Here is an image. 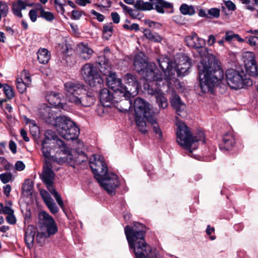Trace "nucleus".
<instances>
[{
    "label": "nucleus",
    "instance_id": "f257e3e1",
    "mask_svg": "<svg viewBox=\"0 0 258 258\" xmlns=\"http://www.w3.org/2000/svg\"><path fill=\"white\" fill-rule=\"evenodd\" d=\"M196 49L202 58L198 66L201 90L204 93L212 92L224 77L220 62L207 47L203 46Z\"/></svg>",
    "mask_w": 258,
    "mask_h": 258
},
{
    "label": "nucleus",
    "instance_id": "f03ea898",
    "mask_svg": "<svg viewBox=\"0 0 258 258\" xmlns=\"http://www.w3.org/2000/svg\"><path fill=\"white\" fill-rule=\"evenodd\" d=\"M155 64H149L142 71L144 79L147 81L152 83L151 85H148V93L155 95L156 102L160 108L165 109L168 106L167 99L160 93V88L168 86V78L163 79L162 74L156 73L154 68Z\"/></svg>",
    "mask_w": 258,
    "mask_h": 258
},
{
    "label": "nucleus",
    "instance_id": "7ed1b4c3",
    "mask_svg": "<svg viewBox=\"0 0 258 258\" xmlns=\"http://www.w3.org/2000/svg\"><path fill=\"white\" fill-rule=\"evenodd\" d=\"M140 226L143 227V224L139 223L135 224L131 227L127 225L124 228V232L129 246L134 249L136 258H149L152 252V249L144 239L145 232L143 230H137L136 228Z\"/></svg>",
    "mask_w": 258,
    "mask_h": 258
},
{
    "label": "nucleus",
    "instance_id": "20e7f679",
    "mask_svg": "<svg viewBox=\"0 0 258 258\" xmlns=\"http://www.w3.org/2000/svg\"><path fill=\"white\" fill-rule=\"evenodd\" d=\"M67 100L79 107H90L95 102V97L91 92H87L83 85L71 82L64 84Z\"/></svg>",
    "mask_w": 258,
    "mask_h": 258
},
{
    "label": "nucleus",
    "instance_id": "39448f33",
    "mask_svg": "<svg viewBox=\"0 0 258 258\" xmlns=\"http://www.w3.org/2000/svg\"><path fill=\"white\" fill-rule=\"evenodd\" d=\"M176 141L177 143L184 149L192 152L191 146L195 143L202 141L205 143V135L203 132H199L192 136L188 127L183 122L176 123Z\"/></svg>",
    "mask_w": 258,
    "mask_h": 258
},
{
    "label": "nucleus",
    "instance_id": "423d86ee",
    "mask_svg": "<svg viewBox=\"0 0 258 258\" xmlns=\"http://www.w3.org/2000/svg\"><path fill=\"white\" fill-rule=\"evenodd\" d=\"M56 131L66 140H75L80 134V129L71 119L66 116H60L56 119Z\"/></svg>",
    "mask_w": 258,
    "mask_h": 258
},
{
    "label": "nucleus",
    "instance_id": "0eeeda50",
    "mask_svg": "<svg viewBox=\"0 0 258 258\" xmlns=\"http://www.w3.org/2000/svg\"><path fill=\"white\" fill-rule=\"evenodd\" d=\"M45 139L42 142V152L43 156L45 158V161L46 160L49 161L52 157L50 155L51 150V147L49 146L50 144L55 143L63 154H67L69 152V148L52 131H46L45 133Z\"/></svg>",
    "mask_w": 258,
    "mask_h": 258
},
{
    "label": "nucleus",
    "instance_id": "6e6552de",
    "mask_svg": "<svg viewBox=\"0 0 258 258\" xmlns=\"http://www.w3.org/2000/svg\"><path fill=\"white\" fill-rule=\"evenodd\" d=\"M226 78L229 87L234 90L252 85V80L247 78L243 71L239 72L233 69H227L226 72Z\"/></svg>",
    "mask_w": 258,
    "mask_h": 258
},
{
    "label": "nucleus",
    "instance_id": "1a4fd4ad",
    "mask_svg": "<svg viewBox=\"0 0 258 258\" xmlns=\"http://www.w3.org/2000/svg\"><path fill=\"white\" fill-rule=\"evenodd\" d=\"M124 81L127 86H123L124 92H121V95L124 98V101L128 105V108L132 105L130 100L131 97L136 96L140 88V85L137 81L136 76L131 73L126 74L123 77Z\"/></svg>",
    "mask_w": 258,
    "mask_h": 258
},
{
    "label": "nucleus",
    "instance_id": "9d476101",
    "mask_svg": "<svg viewBox=\"0 0 258 258\" xmlns=\"http://www.w3.org/2000/svg\"><path fill=\"white\" fill-rule=\"evenodd\" d=\"M82 75L85 82L91 87L101 88L103 79L93 64L87 63L82 69Z\"/></svg>",
    "mask_w": 258,
    "mask_h": 258
},
{
    "label": "nucleus",
    "instance_id": "9b49d317",
    "mask_svg": "<svg viewBox=\"0 0 258 258\" xmlns=\"http://www.w3.org/2000/svg\"><path fill=\"white\" fill-rule=\"evenodd\" d=\"M41 220L40 223V231L46 236L50 237L57 232L56 224L52 217L45 211L41 212L39 215Z\"/></svg>",
    "mask_w": 258,
    "mask_h": 258
},
{
    "label": "nucleus",
    "instance_id": "f8f14e48",
    "mask_svg": "<svg viewBox=\"0 0 258 258\" xmlns=\"http://www.w3.org/2000/svg\"><path fill=\"white\" fill-rule=\"evenodd\" d=\"M97 181L107 193L111 196L115 195V190L120 184L118 176L112 172H108Z\"/></svg>",
    "mask_w": 258,
    "mask_h": 258
},
{
    "label": "nucleus",
    "instance_id": "ddd939ff",
    "mask_svg": "<svg viewBox=\"0 0 258 258\" xmlns=\"http://www.w3.org/2000/svg\"><path fill=\"white\" fill-rule=\"evenodd\" d=\"M90 167L97 180L101 179L108 173L107 165L102 157L98 155H94L93 159L90 161Z\"/></svg>",
    "mask_w": 258,
    "mask_h": 258
},
{
    "label": "nucleus",
    "instance_id": "4468645a",
    "mask_svg": "<svg viewBox=\"0 0 258 258\" xmlns=\"http://www.w3.org/2000/svg\"><path fill=\"white\" fill-rule=\"evenodd\" d=\"M134 108L135 116H144L146 120L151 119V117L153 116L154 112L151 105L141 98L138 97L135 99Z\"/></svg>",
    "mask_w": 258,
    "mask_h": 258
},
{
    "label": "nucleus",
    "instance_id": "2eb2a0df",
    "mask_svg": "<svg viewBox=\"0 0 258 258\" xmlns=\"http://www.w3.org/2000/svg\"><path fill=\"white\" fill-rule=\"evenodd\" d=\"M158 64L164 73L163 79L168 78V86L171 84V80L174 78L176 70L174 68V62L168 57L161 56L157 59Z\"/></svg>",
    "mask_w": 258,
    "mask_h": 258
},
{
    "label": "nucleus",
    "instance_id": "dca6fc26",
    "mask_svg": "<svg viewBox=\"0 0 258 258\" xmlns=\"http://www.w3.org/2000/svg\"><path fill=\"white\" fill-rule=\"evenodd\" d=\"M52 168L51 163L49 161L46 160L43 166L41 178L43 182L46 184L48 190L54 188L53 186V183L54 180L55 173L52 170Z\"/></svg>",
    "mask_w": 258,
    "mask_h": 258
},
{
    "label": "nucleus",
    "instance_id": "f3484780",
    "mask_svg": "<svg viewBox=\"0 0 258 258\" xmlns=\"http://www.w3.org/2000/svg\"><path fill=\"white\" fill-rule=\"evenodd\" d=\"M244 62L246 73L251 77H257L258 68L254 53L247 52L244 57Z\"/></svg>",
    "mask_w": 258,
    "mask_h": 258
},
{
    "label": "nucleus",
    "instance_id": "a211bd4d",
    "mask_svg": "<svg viewBox=\"0 0 258 258\" xmlns=\"http://www.w3.org/2000/svg\"><path fill=\"white\" fill-rule=\"evenodd\" d=\"M106 83L108 87L114 91L115 95L122 97L121 92H124L125 89L122 85L121 79L117 77L115 73L107 76Z\"/></svg>",
    "mask_w": 258,
    "mask_h": 258
},
{
    "label": "nucleus",
    "instance_id": "6ab92c4d",
    "mask_svg": "<svg viewBox=\"0 0 258 258\" xmlns=\"http://www.w3.org/2000/svg\"><path fill=\"white\" fill-rule=\"evenodd\" d=\"M182 63L179 62L178 64L174 63V68L176 71L175 75L176 74L178 77H182L186 75L188 73V71L191 66V59L187 55L182 56Z\"/></svg>",
    "mask_w": 258,
    "mask_h": 258
},
{
    "label": "nucleus",
    "instance_id": "aec40b11",
    "mask_svg": "<svg viewBox=\"0 0 258 258\" xmlns=\"http://www.w3.org/2000/svg\"><path fill=\"white\" fill-rule=\"evenodd\" d=\"M184 40L187 46L195 49L205 46L206 44L205 40L199 37L195 32H192L190 35L186 36Z\"/></svg>",
    "mask_w": 258,
    "mask_h": 258
},
{
    "label": "nucleus",
    "instance_id": "412c9836",
    "mask_svg": "<svg viewBox=\"0 0 258 258\" xmlns=\"http://www.w3.org/2000/svg\"><path fill=\"white\" fill-rule=\"evenodd\" d=\"M171 106L175 109L177 114L181 117L186 116V112L184 110L185 105L183 103L180 98V97L174 94L171 99Z\"/></svg>",
    "mask_w": 258,
    "mask_h": 258
},
{
    "label": "nucleus",
    "instance_id": "4be33fe9",
    "mask_svg": "<svg viewBox=\"0 0 258 258\" xmlns=\"http://www.w3.org/2000/svg\"><path fill=\"white\" fill-rule=\"evenodd\" d=\"M77 51L80 59L84 60L90 59L94 53V51L87 44L80 43L78 45Z\"/></svg>",
    "mask_w": 258,
    "mask_h": 258
},
{
    "label": "nucleus",
    "instance_id": "5701e85b",
    "mask_svg": "<svg viewBox=\"0 0 258 258\" xmlns=\"http://www.w3.org/2000/svg\"><path fill=\"white\" fill-rule=\"evenodd\" d=\"M235 138L233 134L229 132L224 134L222 141L219 144L221 150L228 151L231 149L235 144Z\"/></svg>",
    "mask_w": 258,
    "mask_h": 258
},
{
    "label": "nucleus",
    "instance_id": "b1692460",
    "mask_svg": "<svg viewBox=\"0 0 258 258\" xmlns=\"http://www.w3.org/2000/svg\"><path fill=\"white\" fill-rule=\"evenodd\" d=\"M32 6L33 5L32 4H27L22 0H17L16 1L12 2L11 9L13 14L15 16L21 18L23 17L21 11L23 10H25L27 6L32 7Z\"/></svg>",
    "mask_w": 258,
    "mask_h": 258
},
{
    "label": "nucleus",
    "instance_id": "393cba45",
    "mask_svg": "<svg viewBox=\"0 0 258 258\" xmlns=\"http://www.w3.org/2000/svg\"><path fill=\"white\" fill-rule=\"evenodd\" d=\"M116 96L115 94L113 95L112 93L107 88H103L100 90L99 98L103 106H110L113 103Z\"/></svg>",
    "mask_w": 258,
    "mask_h": 258
},
{
    "label": "nucleus",
    "instance_id": "a878e982",
    "mask_svg": "<svg viewBox=\"0 0 258 258\" xmlns=\"http://www.w3.org/2000/svg\"><path fill=\"white\" fill-rule=\"evenodd\" d=\"M60 93L50 92L46 96V99L50 105L64 109L66 104L60 102Z\"/></svg>",
    "mask_w": 258,
    "mask_h": 258
},
{
    "label": "nucleus",
    "instance_id": "bb28decb",
    "mask_svg": "<svg viewBox=\"0 0 258 258\" xmlns=\"http://www.w3.org/2000/svg\"><path fill=\"white\" fill-rule=\"evenodd\" d=\"M98 69L100 72L105 76H108L112 73L111 72V67L108 59L104 56H100L98 57Z\"/></svg>",
    "mask_w": 258,
    "mask_h": 258
},
{
    "label": "nucleus",
    "instance_id": "cd10ccee",
    "mask_svg": "<svg viewBox=\"0 0 258 258\" xmlns=\"http://www.w3.org/2000/svg\"><path fill=\"white\" fill-rule=\"evenodd\" d=\"M36 233V228L32 225L28 226L25 234V240L27 247L30 248L33 247L35 236Z\"/></svg>",
    "mask_w": 258,
    "mask_h": 258
},
{
    "label": "nucleus",
    "instance_id": "c85d7f7f",
    "mask_svg": "<svg viewBox=\"0 0 258 258\" xmlns=\"http://www.w3.org/2000/svg\"><path fill=\"white\" fill-rule=\"evenodd\" d=\"M153 4V7H155L156 11L161 14L164 13V9H171L173 8L171 3L164 0H149Z\"/></svg>",
    "mask_w": 258,
    "mask_h": 258
},
{
    "label": "nucleus",
    "instance_id": "c756f323",
    "mask_svg": "<svg viewBox=\"0 0 258 258\" xmlns=\"http://www.w3.org/2000/svg\"><path fill=\"white\" fill-rule=\"evenodd\" d=\"M64 154L69 156L70 162H74V163L76 164H80L85 161L87 158L86 154L82 151H76L73 155L69 149V152Z\"/></svg>",
    "mask_w": 258,
    "mask_h": 258
},
{
    "label": "nucleus",
    "instance_id": "7c9ffc66",
    "mask_svg": "<svg viewBox=\"0 0 258 258\" xmlns=\"http://www.w3.org/2000/svg\"><path fill=\"white\" fill-rule=\"evenodd\" d=\"M50 52L45 48H40L37 51V59L39 63H47L50 59Z\"/></svg>",
    "mask_w": 258,
    "mask_h": 258
},
{
    "label": "nucleus",
    "instance_id": "2f4dec72",
    "mask_svg": "<svg viewBox=\"0 0 258 258\" xmlns=\"http://www.w3.org/2000/svg\"><path fill=\"white\" fill-rule=\"evenodd\" d=\"M134 7L137 10L142 11H150L154 9L151 2H144L143 0H136Z\"/></svg>",
    "mask_w": 258,
    "mask_h": 258
},
{
    "label": "nucleus",
    "instance_id": "473e14b6",
    "mask_svg": "<svg viewBox=\"0 0 258 258\" xmlns=\"http://www.w3.org/2000/svg\"><path fill=\"white\" fill-rule=\"evenodd\" d=\"M134 64L137 71L140 72H142L147 66L149 64H147L145 60L140 55H136L134 60Z\"/></svg>",
    "mask_w": 258,
    "mask_h": 258
},
{
    "label": "nucleus",
    "instance_id": "72a5a7b5",
    "mask_svg": "<svg viewBox=\"0 0 258 258\" xmlns=\"http://www.w3.org/2000/svg\"><path fill=\"white\" fill-rule=\"evenodd\" d=\"M143 33L144 36L151 41L160 42L162 40V37L158 33H153L149 29H145Z\"/></svg>",
    "mask_w": 258,
    "mask_h": 258
},
{
    "label": "nucleus",
    "instance_id": "f704fd0d",
    "mask_svg": "<svg viewBox=\"0 0 258 258\" xmlns=\"http://www.w3.org/2000/svg\"><path fill=\"white\" fill-rule=\"evenodd\" d=\"M146 117L144 116H135V121L139 131L143 134L147 133L146 123L145 120Z\"/></svg>",
    "mask_w": 258,
    "mask_h": 258
},
{
    "label": "nucleus",
    "instance_id": "c9c22d12",
    "mask_svg": "<svg viewBox=\"0 0 258 258\" xmlns=\"http://www.w3.org/2000/svg\"><path fill=\"white\" fill-rule=\"evenodd\" d=\"M179 10L180 13L183 15L192 16L196 13L193 6L188 5L186 4H182L180 7Z\"/></svg>",
    "mask_w": 258,
    "mask_h": 258
},
{
    "label": "nucleus",
    "instance_id": "e433bc0d",
    "mask_svg": "<svg viewBox=\"0 0 258 258\" xmlns=\"http://www.w3.org/2000/svg\"><path fill=\"white\" fill-rule=\"evenodd\" d=\"M224 39L227 42H231L233 39H236L239 42H244V39L241 38L238 34H235L232 31L226 32Z\"/></svg>",
    "mask_w": 258,
    "mask_h": 258
},
{
    "label": "nucleus",
    "instance_id": "4c0bfd02",
    "mask_svg": "<svg viewBox=\"0 0 258 258\" xmlns=\"http://www.w3.org/2000/svg\"><path fill=\"white\" fill-rule=\"evenodd\" d=\"M147 120L150 122L152 125L153 131L156 135L158 136V138L161 140L163 138L162 133L158 124L157 123L156 120L154 118L153 116L151 117V119L149 118Z\"/></svg>",
    "mask_w": 258,
    "mask_h": 258
},
{
    "label": "nucleus",
    "instance_id": "58836bf2",
    "mask_svg": "<svg viewBox=\"0 0 258 258\" xmlns=\"http://www.w3.org/2000/svg\"><path fill=\"white\" fill-rule=\"evenodd\" d=\"M9 12V4L7 2L3 1H0V20L3 17H7Z\"/></svg>",
    "mask_w": 258,
    "mask_h": 258
},
{
    "label": "nucleus",
    "instance_id": "ea45409f",
    "mask_svg": "<svg viewBox=\"0 0 258 258\" xmlns=\"http://www.w3.org/2000/svg\"><path fill=\"white\" fill-rule=\"evenodd\" d=\"M113 33V26L111 23L104 24L103 26V36L108 39Z\"/></svg>",
    "mask_w": 258,
    "mask_h": 258
},
{
    "label": "nucleus",
    "instance_id": "a19ab883",
    "mask_svg": "<svg viewBox=\"0 0 258 258\" xmlns=\"http://www.w3.org/2000/svg\"><path fill=\"white\" fill-rule=\"evenodd\" d=\"M16 86L18 91L22 94L26 90L27 86H28L26 82H24L22 78H18L16 80Z\"/></svg>",
    "mask_w": 258,
    "mask_h": 258
},
{
    "label": "nucleus",
    "instance_id": "79ce46f5",
    "mask_svg": "<svg viewBox=\"0 0 258 258\" xmlns=\"http://www.w3.org/2000/svg\"><path fill=\"white\" fill-rule=\"evenodd\" d=\"M4 92L8 99H11L14 96V93L12 88L8 85H3Z\"/></svg>",
    "mask_w": 258,
    "mask_h": 258
},
{
    "label": "nucleus",
    "instance_id": "37998d69",
    "mask_svg": "<svg viewBox=\"0 0 258 258\" xmlns=\"http://www.w3.org/2000/svg\"><path fill=\"white\" fill-rule=\"evenodd\" d=\"M39 11L41 17L46 21L51 22L54 19V15L51 12L45 11L43 8H41Z\"/></svg>",
    "mask_w": 258,
    "mask_h": 258
},
{
    "label": "nucleus",
    "instance_id": "c03bdc74",
    "mask_svg": "<svg viewBox=\"0 0 258 258\" xmlns=\"http://www.w3.org/2000/svg\"><path fill=\"white\" fill-rule=\"evenodd\" d=\"M51 108L47 105H43L42 107L39 109L38 113L41 117L45 118L49 116Z\"/></svg>",
    "mask_w": 258,
    "mask_h": 258
},
{
    "label": "nucleus",
    "instance_id": "a18cd8bd",
    "mask_svg": "<svg viewBox=\"0 0 258 258\" xmlns=\"http://www.w3.org/2000/svg\"><path fill=\"white\" fill-rule=\"evenodd\" d=\"M49 191L53 195L55 199L56 200L58 205L63 210V202L60 197V195L56 191L55 188L51 189Z\"/></svg>",
    "mask_w": 258,
    "mask_h": 258
},
{
    "label": "nucleus",
    "instance_id": "49530a36",
    "mask_svg": "<svg viewBox=\"0 0 258 258\" xmlns=\"http://www.w3.org/2000/svg\"><path fill=\"white\" fill-rule=\"evenodd\" d=\"M48 237L46 234L39 231L36 236V241L39 245L42 246L44 244L45 239Z\"/></svg>",
    "mask_w": 258,
    "mask_h": 258
},
{
    "label": "nucleus",
    "instance_id": "de8ad7c7",
    "mask_svg": "<svg viewBox=\"0 0 258 258\" xmlns=\"http://www.w3.org/2000/svg\"><path fill=\"white\" fill-rule=\"evenodd\" d=\"M67 157H63L60 158H57L54 156H52L49 160V162L51 163V162H55L58 164H62L66 162H70L69 156L67 155Z\"/></svg>",
    "mask_w": 258,
    "mask_h": 258
},
{
    "label": "nucleus",
    "instance_id": "09e8293b",
    "mask_svg": "<svg viewBox=\"0 0 258 258\" xmlns=\"http://www.w3.org/2000/svg\"><path fill=\"white\" fill-rule=\"evenodd\" d=\"M0 179L3 183H7L12 179L11 173H3L0 174Z\"/></svg>",
    "mask_w": 258,
    "mask_h": 258
},
{
    "label": "nucleus",
    "instance_id": "8fccbe9b",
    "mask_svg": "<svg viewBox=\"0 0 258 258\" xmlns=\"http://www.w3.org/2000/svg\"><path fill=\"white\" fill-rule=\"evenodd\" d=\"M46 205L52 213L56 214L58 212V208L53 200L46 203Z\"/></svg>",
    "mask_w": 258,
    "mask_h": 258
},
{
    "label": "nucleus",
    "instance_id": "3c124183",
    "mask_svg": "<svg viewBox=\"0 0 258 258\" xmlns=\"http://www.w3.org/2000/svg\"><path fill=\"white\" fill-rule=\"evenodd\" d=\"M208 14L210 16L209 18L212 17L217 18L220 16V10L217 8H211L208 10Z\"/></svg>",
    "mask_w": 258,
    "mask_h": 258
},
{
    "label": "nucleus",
    "instance_id": "603ef678",
    "mask_svg": "<svg viewBox=\"0 0 258 258\" xmlns=\"http://www.w3.org/2000/svg\"><path fill=\"white\" fill-rule=\"evenodd\" d=\"M248 44L251 46H258V37L256 36H248L246 37Z\"/></svg>",
    "mask_w": 258,
    "mask_h": 258
},
{
    "label": "nucleus",
    "instance_id": "864d4df0",
    "mask_svg": "<svg viewBox=\"0 0 258 258\" xmlns=\"http://www.w3.org/2000/svg\"><path fill=\"white\" fill-rule=\"evenodd\" d=\"M41 195L45 204L53 200L50 194L46 190L41 191Z\"/></svg>",
    "mask_w": 258,
    "mask_h": 258
},
{
    "label": "nucleus",
    "instance_id": "5fc2aeb1",
    "mask_svg": "<svg viewBox=\"0 0 258 258\" xmlns=\"http://www.w3.org/2000/svg\"><path fill=\"white\" fill-rule=\"evenodd\" d=\"M145 24L148 25L150 28H159L161 27V24L159 23L155 22L149 20H146Z\"/></svg>",
    "mask_w": 258,
    "mask_h": 258
},
{
    "label": "nucleus",
    "instance_id": "6e6d98bb",
    "mask_svg": "<svg viewBox=\"0 0 258 258\" xmlns=\"http://www.w3.org/2000/svg\"><path fill=\"white\" fill-rule=\"evenodd\" d=\"M7 222L10 224H15L16 223V218L14 214L8 215L6 217Z\"/></svg>",
    "mask_w": 258,
    "mask_h": 258
},
{
    "label": "nucleus",
    "instance_id": "4d7b16f0",
    "mask_svg": "<svg viewBox=\"0 0 258 258\" xmlns=\"http://www.w3.org/2000/svg\"><path fill=\"white\" fill-rule=\"evenodd\" d=\"M72 13L71 19L74 20H79L82 15V12L78 10H73Z\"/></svg>",
    "mask_w": 258,
    "mask_h": 258
},
{
    "label": "nucleus",
    "instance_id": "13d9d810",
    "mask_svg": "<svg viewBox=\"0 0 258 258\" xmlns=\"http://www.w3.org/2000/svg\"><path fill=\"white\" fill-rule=\"evenodd\" d=\"M225 6L227 7V8L232 11H234L236 9V6L231 1H225L224 2Z\"/></svg>",
    "mask_w": 258,
    "mask_h": 258
},
{
    "label": "nucleus",
    "instance_id": "bf43d9fd",
    "mask_svg": "<svg viewBox=\"0 0 258 258\" xmlns=\"http://www.w3.org/2000/svg\"><path fill=\"white\" fill-rule=\"evenodd\" d=\"M91 13L95 16L96 18L99 22H102L104 19V16L103 15L97 12L94 10H91Z\"/></svg>",
    "mask_w": 258,
    "mask_h": 258
},
{
    "label": "nucleus",
    "instance_id": "052dcab7",
    "mask_svg": "<svg viewBox=\"0 0 258 258\" xmlns=\"http://www.w3.org/2000/svg\"><path fill=\"white\" fill-rule=\"evenodd\" d=\"M5 30L7 34L10 36H13L17 33V30H15L10 26H6L5 27Z\"/></svg>",
    "mask_w": 258,
    "mask_h": 258
},
{
    "label": "nucleus",
    "instance_id": "680f3d73",
    "mask_svg": "<svg viewBox=\"0 0 258 258\" xmlns=\"http://www.w3.org/2000/svg\"><path fill=\"white\" fill-rule=\"evenodd\" d=\"M25 164L21 161H18L15 164V168L17 170L22 171L25 169Z\"/></svg>",
    "mask_w": 258,
    "mask_h": 258
},
{
    "label": "nucleus",
    "instance_id": "e2e57ef3",
    "mask_svg": "<svg viewBox=\"0 0 258 258\" xmlns=\"http://www.w3.org/2000/svg\"><path fill=\"white\" fill-rule=\"evenodd\" d=\"M112 20L113 23L115 24L119 23L120 21V16L116 12H113L111 14Z\"/></svg>",
    "mask_w": 258,
    "mask_h": 258
},
{
    "label": "nucleus",
    "instance_id": "0e129e2a",
    "mask_svg": "<svg viewBox=\"0 0 258 258\" xmlns=\"http://www.w3.org/2000/svg\"><path fill=\"white\" fill-rule=\"evenodd\" d=\"M29 17H30V18L31 20L33 22H35L36 21V20H37V13H36V11L35 10H31L29 11Z\"/></svg>",
    "mask_w": 258,
    "mask_h": 258
},
{
    "label": "nucleus",
    "instance_id": "69168bd1",
    "mask_svg": "<svg viewBox=\"0 0 258 258\" xmlns=\"http://www.w3.org/2000/svg\"><path fill=\"white\" fill-rule=\"evenodd\" d=\"M9 148L11 152L13 154H15L17 152V145L15 142L13 140H11L9 142Z\"/></svg>",
    "mask_w": 258,
    "mask_h": 258
},
{
    "label": "nucleus",
    "instance_id": "338daca9",
    "mask_svg": "<svg viewBox=\"0 0 258 258\" xmlns=\"http://www.w3.org/2000/svg\"><path fill=\"white\" fill-rule=\"evenodd\" d=\"M14 211L13 209H12L9 206H5L4 207V209L3 211V214H6V215H10L11 214H14Z\"/></svg>",
    "mask_w": 258,
    "mask_h": 258
},
{
    "label": "nucleus",
    "instance_id": "774afa93",
    "mask_svg": "<svg viewBox=\"0 0 258 258\" xmlns=\"http://www.w3.org/2000/svg\"><path fill=\"white\" fill-rule=\"evenodd\" d=\"M4 188V193L7 196L9 197L10 195V193L11 191V186L9 184H7L3 187Z\"/></svg>",
    "mask_w": 258,
    "mask_h": 258
}]
</instances>
